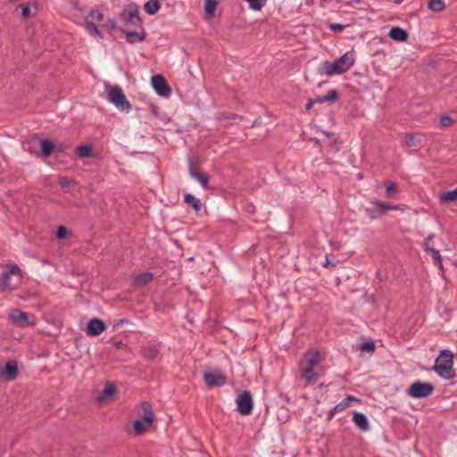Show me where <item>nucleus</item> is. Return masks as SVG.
Masks as SVG:
<instances>
[{
	"instance_id": "obj_1",
	"label": "nucleus",
	"mask_w": 457,
	"mask_h": 457,
	"mask_svg": "<svg viewBox=\"0 0 457 457\" xmlns=\"http://www.w3.org/2000/svg\"><path fill=\"white\" fill-rule=\"evenodd\" d=\"M354 62V54L353 52H347L333 62H323L321 71L329 77L336 74H342L349 71L353 66Z\"/></svg>"
},
{
	"instance_id": "obj_2",
	"label": "nucleus",
	"mask_w": 457,
	"mask_h": 457,
	"mask_svg": "<svg viewBox=\"0 0 457 457\" xmlns=\"http://www.w3.org/2000/svg\"><path fill=\"white\" fill-rule=\"evenodd\" d=\"M320 362V353L316 350L307 352L299 364L301 377L308 384H313L317 381L319 374L314 371V367Z\"/></svg>"
},
{
	"instance_id": "obj_3",
	"label": "nucleus",
	"mask_w": 457,
	"mask_h": 457,
	"mask_svg": "<svg viewBox=\"0 0 457 457\" xmlns=\"http://www.w3.org/2000/svg\"><path fill=\"white\" fill-rule=\"evenodd\" d=\"M453 354L448 350H442L438 357L435 360L432 370L444 379H452L456 374L453 370Z\"/></svg>"
},
{
	"instance_id": "obj_4",
	"label": "nucleus",
	"mask_w": 457,
	"mask_h": 457,
	"mask_svg": "<svg viewBox=\"0 0 457 457\" xmlns=\"http://www.w3.org/2000/svg\"><path fill=\"white\" fill-rule=\"evenodd\" d=\"M22 278V271L16 264H10L0 275V289L12 291L16 288Z\"/></svg>"
},
{
	"instance_id": "obj_5",
	"label": "nucleus",
	"mask_w": 457,
	"mask_h": 457,
	"mask_svg": "<svg viewBox=\"0 0 457 457\" xmlns=\"http://www.w3.org/2000/svg\"><path fill=\"white\" fill-rule=\"evenodd\" d=\"M107 100L121 112H129L131 104L128 101L123 90L119 86H109L107 88Z\"/></svg>"
},
{
	"instance_id": "obj_6",
	"label": "nucleus",
	"mask_w": 457,
	"mask_h": 457,
	"mask_svg": "<svg viewBox=\"0 0 457 457\" xmlns=\"http://www.w3.org/2000/svg\"><path fill=\"white\" fill-rule=\"evenodd\" d=\"M434 390L432 384L428 382L416 381L407 389V395L412 398L420 399L429 396Z\"/></svg>"
},
{
	"instance_id": "obj_7",
	"label": "nucleus",
	"mask_w": 457,
	"mask_h": 457,
	"mask_svg": "<svg viewBox=\"0 0 457 457\" xmlns=\"http://www.w3.org/2000/svg\"><path fill=\"white\" fill-rule=\"evenodd\" d=\"M237 408L242 415H249L253 408L252 394L249 391H243L237 395L236 399Z\"/></svg>"
},
{
	"instance_id": "obj_8",
	"label": "nucleus",
	"mask_w": 457,
	"mask_h": 457,
	"mask_svg": "<svg viewBox=\"0 0 457 457\" xmlns=\"http://www.w3.org/2000/svg\"><path fill=\"white\" fill-rule=\"evenodd\" d=\"M120 17L125 25L141 26L142 21L139 17V12L137 5L129 4L124 8Z\"/></svg>"
},
{
	"instance_id": "obj_9",
	"label": "nucleus",
	"mask_w": 457,
	"mask_h": 457,
	"mask_svg": "<svg viewBox=\"0 0 457 457\" xmlns=\"http://www.w3.org/2000/svg\"><path fill=\"white\" fill-rule=\"evenodd\" d=\"M151 83L154 89L159 96L162 97H169L170 96L171 88L162 75L153 76Z\"/></svg>"
},
{
	"instance_id": "obj_10",
	"label": "nucleus",
	"mask_w": 457,
	"mask_h": 457,
	"mask_svg": "<svg viewBox=\"0 0 457 457\" xmlns=\"http://www.w3.org/2000/svg\"><path fill=\"white\" fill-rule=\"evenodd\" d=\"M9 316L10 320L20 328H27L34 325V322L29 320V315L19 309L11 310Z\"/></svg>"
},
{
	"instance_id": "obj_11",
	"label": "nucleus",
	"mask_w": 457,
	"mask_h": 457,
	"mask_svg": "<svg viewBox=\"0 0 457 457\" xmlns=\"http://www.w3.org/2000/svg\"><path fill=\"white\" fill-rule=\"evenodd\" d=\"M204 380L209 387L222 386L227 382V378L220 371L205 372Z\"/></svg>"
},
{
	"instance_id": "obj_12",
	"label": "nucleus",
	"mask_w": 457,
	"mask_h": 457,
	"mask_svg": "<svg viewBox=\"0 0 457 457\" xmlns=\"http://www.w3.org/2000/svg\"><path fill=\"white\" fill-rule=\"evenodd\" d=\"M188 171H189V174L190 176L195 179L196 181L199 182V184L204 187V188H208L209 187V181H210V178L207 174L205 173H202V172H199L197 171L195 168H194V162L192 161V159H189V167H188Z\"/></svg>"
},
{
	"instance_id": "obj_13",
	"label": "nucleus",
	"mask_w": 457,
	"mask_h": 457,
	"mask_svg": "<svg viewBox=\"0 0 457 457\" xmlns=\"http://www.w3.org/2000/svg\"><path fill=\"white\" fill-rule=\"evenodd\" d=\"M106 327L103 320L97 318L91 319L87 323V331L90 336H98L105 330Z\"/></svg>"
},
{
	"instance_id": "obj_14",
	"label": "nucleus",
	"mask_w": 457,
	"mask_h": 457,
	"mask_svg": "<svg viewBox=\"0 0 457 457\" xmlns=\"http://www.w3.org/2000/svg\"><path fill=\"white\" fill-rule=\"evenodd\" d=\"M139 27V31H128L125 29H122V32L125 34L126 40L128 43L134 45L136 43L143 42L145 39V31L144 28L141 26Z\"/></svg>"
},
{
	"instance_id": "obj_15",
	"label": "nucleus",
	"mask_w": 457,
	"mask_h": 457,
	"mask_svg": "<svg viewBox=\"0 0 457 457\" xmlns=\"http://www.w3.org/2000/svg\"><path fill=\"white\" fill-rule=\"evenodd\" d=\"M23 150L32 155H38L39 137L32 136L22 142Z\"/></svg>"
},
{
	"instance_id": "obj_16",
	"label": "nucleus",
	"mask_w": 457,
	"mask_h": 457,
	"mask_svg": "<svg viewBox=\"0 0 457 457\" xmlns=\"http://www.w3.org/2000/svg\"><path fill=\"white\" fill-rule=\"evenodd\" d=\"M0 374L12 380L18 374V364L15 361H8L5 365L0 369Z\"/></svg>"
},
{
	"instance_id": "obj_17",
	"label": "nucleus",
	"mask_w": 457,
	"mask_h": 457,
	"mask_svg": "<svg viewBox=\"0 0 457 457\" xmlns=\"http://www.w3.org/2000/svg\"><path fill=\"white\" fill-rule=\"evenodd\" d=\"M117 392L116 386L113 383L108 382L105 384L104 389L96 396L98 403H104L112 398Z\"/></svg>"
},
{
	"instance_id": "obj_18",
	"label": "nucleus",
	"mask_w": 457,
	"mask_h": 457,
	"mask_svg": "<svg viewBox=\"0 0 457 457\" xmlns=\"http://www.w3.org/2000/svg\"><path fill=\"white\" fill-rule=\"evenodd\" d=\"M422 140L420 134H407L405 136L404 145L412 151H416L421 147Z\"/></svg>"
},
{
	"instance_id": "obj_19",
	"label": "nucleus",
	"mask_w": 457,
	"mask_h": 457,
	"mask_svg": "<svg viewBox=\"0 0 457 457\" xmlns=\"http://www.w3.org/2000/svg\"><path fill=\"white\" fill-rule=\"evenodd\" d=\"M39 148L38 156L48 157L54 151V145L50 139L39 137Z\"/></svg>"
},
{
	"instance_id": "obj_20",
	"label": "nucleus",
	"mask_w": 457,
	"mask_h": 457,
	"mask_svg": "<svg viewBox=\"0 0 457 457\" xmlns=\"http://www.w3.org/2000/svg\"><path fill=\"white\" fill-rule=\"evenodd\" d=\"M388 36L397 42H405L408 38L407 31L400 27H393L390 29Z\"/></svg>"
},
{
	"instance_id": "obj_21",
	"label": "nucleus",
	"mask_w": 457,
	"mask_h": 457,
	"mask_svg": "<svg viewBox=\"0 0 457 457\" xmlns=\"http://www.w3.org/2000/svg\"><path fill=\"white\" fill-rule=\"evenodd\" d=\"M353 421L358 428H360L363 431L368 430L370 428L366 415L361 412L353 411Z\"/></svg>"
},
{
	"instance_id": "obj_22",
	"label": "nucleus",
	"mask_w": 457,
	"mask_h": 457,
	"mask_svg": "<svg viewBox=\"0 0 457 457\" xmlns=\"http://www.w3.org/2000/svg\"><path fill=\"white\" fill-rule=\"evenodd\" d=\"M153 278L154 274L152 272H143L136 275L134 277L133 282L137 287H144L149 284L153 280Z\"/></svg>"
},
{
	"instance_id": "obj_23",
	"label": "nucleus",
	"mask_w": 457,
	"mask_h": 457,
	"mask_svg": "<svg viewBox=\"0 0 457 457\" xmlns=\"http://www.w3.org/2000/svg\"><path fill=\"white\" fill-rule=\"evenodd\" d=\"M142 410H143V420L146 426H151L154 420V413L152 411V407L149 403L143 402L142 403Z\"/></svg>"
},
{
	"instance_id": "obj_24",
	"label": "nucleus",
	"mask_w": 457,
	"mask_h": 457,
	"mask_svg": "<svg viewBox=\"0 0 457 457\" xmlns=\"http://www.w3.org/2000/svg\"><path fill=\"white\" fill-rule=\"evenodd\" d=\"M184 202L187 204L188 205L192 206V208L195 212H199L202 208V203L200 199L196 198L195 195H193L190 193H187L184 195Z\"/></svg>"
},
{
	"instance_id": "obj_25",
	"label": "nucleus",
	"mask_w": 457,
	"mask_h": 457,
	"mask_svg": "<svg viewBox=\"0 0 457 457\" xmlns=\"http://www.w3.org/2000/svg\"><path fill=\"white\" fill-rule=\"evenodd\" d=\"M161 8V4L158 0H149L144 4L145 12L149 15H154Z\"/></svg>"
},
{
	"instance_id": "obj_26",
	"label": "nucleus",
	"mask_w": 457,
	"mask_h": 457,
	"mask_svg": "<svg viewBox=\"0 0 457 457\" xmlns=\"http://www.w3.org/2000/svg\"><path fill=\"white\" fill-rule=\"evenodd\" d=\"M218 0H205L204 12L207 19H212L215 14Z\"/></svg>"
},
{
	"instance_id": "obj_27",
	"label": "nucleus",
	"mask_w": 457,
	"mask_h": 457,
	"mask_svg": "<svg viewBox=\"0 0 457 457\" xmlns=\"http://www.w3.org/2000/svg\"><path fill=\"white\" fill-rule=\"evenodd\" d=\"M439 199L442 203L457 202V187L455 189L442 193L439 196Z\"/></svg>"
},
{
	"instance_id": "obj_28",
	"label": "nucleus",
	"mask_w": 457,
	"mask_h": 457,
	"mask_svg": "<svg viewBox=\"0 0 457 457\" xmlns=\"http://www.w3.org/2000/svg\"><path fill=\"white\" fill-rule=\"evenodd\" d=\"M84 26H85L86 30L91 36L102 38L101 31L99 30L98 27L93 21H89V20H87L85 21Z\"/></svg>"
},
{
	"instance_id": "obj_29",
	"label": "nucleus",
	"mask_w": 457,
	"mask_h": 457,
	"mask_svg": "<svg viewBox=\"0 0 457 457\" xmlns=\"http://www.w3.org/2000/svg\"><path fill=\"white\" fill-rule=\"evenodd\" d=\"M351 401H357V399L352 395H347L343 401L334 406V411H343L350 406Z\"/></svg>"
},
{
	"instance_id": "obj_30",
	"label": "nucleus",
	"mask_w": 457,
	"mask_h": 457,
	"mask_svg": "<svg viewBox=\"0 0 457 457\" xmlns=\"http://www.w3.org/2000/svg\"><path fill=\"white\" fill-rule=\"evenodd\" d=\"M385 187H386V195L387 197H392L395 194L398 193V187L396 184L393 181H386L385 182Z\"/></svg>"
},
{
	"instance_id": "obj_31",
	"label": "nucleus",
	"mask_w": 457,
	"mask_h": 457,
	"mask_svg": "<svg viewBox=\"0 0 457 457\" xmlns=\"http://www.w3.org/2000/svg\"><path fill=\"white\" fill-rule=\"evenodd\" d=\"M337 91L335 89H331L324 96L318 97V101L320 104L326 102H334L337 98Z\"/></svg>"
},
{
	"instance_id": "obj_32",
	"label": "nucleus",
	"mask_w": 457,
	"mask_h": 457,
	"mask_svg": "<svg viewBox=\"0 0 457 457\" xmlns=\"http://www.w3.org/2000/svg\"><path fill=\"white\" fill-rule=\"evenodd\" d=\"M445 4L443 0H430L428 2V8L433 12H440L444 10Z\"/></svg>"
},
{
	"instance_id": "obj_33",
	"label": "nucleus",
	"mask_w": 457,
	"mask_h": 457,
	"mask_svg": "<svg viewBox=\"0 0 457 457\" xmlns=\"http://www.w3.org/2000/svg\"><path fill=\"white\" fill-rule=\"evenodd\" d=\"M372 204L377 206L378 208L387 211V210H397V206L392 205L387 202H382L379 200H373Z\"/></svg>"
},
{
	"instance_id": "obj_34",
	"label": "nucleus",
	"mask_w": 457,
	"mask_h": 457,
	"mask_svg": "<svg viewBox=\"0 0 457 457\" xmlns=\"http://www.w3.org/2000/svg\"><path fill=\"white\" fill-rule=\"evenodd\" d=\"M150 427L151 426H146L143 419L135 420L133 423V428L137 434H141L143 431L146 430Z\"/></svg>"
},
{
	"instance_id": "obj_35",
	"label": "nucleus",
	"mask_w": 457,
	"mask_h": 457,
	"mask_svg": "<svg viewBox=\"0 0 457 457\" xmlns=\"http://www.w3.org/2000/svg\"><path fill=\"white\" fill-rule=\"evenodd\" d=\"M77 154L79 157H89L92 154V150L87 145H80L77 149Z\"/></svg>"
},
{
	"instance_id": "obj_36",
	"label": "nucleus",
	"mask_w": 457,
	"mask_h": 457,
	"mask_svg": "<svg viewBox=\"0 0 457 457\" xmlns=\"http://www.w3.org/2000/svg\"><path fill=\"white\" fill-rule=\"evenodd\" d=\"M88 18L91 19L90 21H101L104 19V13L99 10H92L89 14Z\"/></svg>"
},
{
	"instance_id": "obj_37",
	"label": "nucleus",
	"mask_w": 457,
	"mask_h": 457,
	"mask_svg": "<svg viewBox=\"0 0 457 457\" xmlns=\"http://www.w3.org/2000/svg\"><path fill=\"white\" fill-rule=\"evenodd\" d=\"M430 253L434 260V263L436 266H438L440 269H442L443 268L442 258H441L439 251L434 248L433 250H431Z\"/></svg>"
},
{
	"instance_id": "obj_38",
	"label": "nucleus",
	"mask_w": 457,
	"mask_h": 457,
	"mask_svg": "<svg viewBox=\"0 0 457 457\" xmlns=\"http://www.w3.org/2000/svg\"><path fill=\"white\" fill-rule=\"evenodd\" d=\"M440 126L442 128H447L449 127L450 125L453 124V119L449 116V115H443L441 118H440Z\"/></svg>"
},
{
	"instance_id": "obj_39",
	"label": "nucleus",
	"mask_w": 457,
	"mask_h": 457,
	"mask_svg": "<svg viewBox=\"0 0 457 457\" xmlns=\"http://www.w3.org/2000/svg\"><path fill=\"white\" fill-rule=\"evenodd\" d=\"M68 229L64 226H60L56 230V237L59 239H63L68 236Z\"/></svg>"
},
{
	"instance_id": "obj_40",
	"label": "nucleus",
	"mask_w": 457,
	"mask_h": 457,
	"mask_svg": "<svg viewBox=\"0 0 457 457\" xmlns=\"http://www.w3.org/2000/svg\"><path fill=\"white\" fill-rule=\"evenodd\" d=\"M328 27L333 32L339 33L343 31V29L345 28V25L340 23H330Z\"/></svg>"
},
{
	"instance_id": "obj_41",
	"label": "nucleus",
	"mask_w": 457,
	"mask_h": 457,
	"mask_svg": "<svg viewBox=\"0 0 457 457\" xmlns=\"http://www.w3.org/2000/svg\"><path fill=\"white\" fill-rule=\"evenodd\" d=\"M361 349L362 351H367V352L372 353L375 350V344L373 342H371V341L370 342H365V343L361 344Z\"/></svg>"
},
{
	"instance_id": "obj_42",
	"label": "nucleus",
	"mask_w": 457,
	"mask_h": 457,
	"mask_svg": "<svg viewBox=\"0 0 457 457\" xmlns=\"http://www.w3.org/2000/svg\"><path fill=\"white\" fill-rule=\"evenodd\" d=\"M29 14H30L29 4H22V6H21V15H22V17L27 18V17L29 16Z\"/></svg>"
},
{
	"instance_id": "obj_43",
	"label": "nucleus",
	"mask_w": 457,
	"mask_h": 457,
	"mask_svg": "<svg viewBox=\"0 0 457 457\" xmlns=\"http://www.w3.org/2000/svg\"><path fill=\"white\" fill-rule=\"evenodd\" d=\"M59 184L62 187H65L71 184V180L68 178H61L59 179Z\"/></svg>"
},
{
	"instance_id": "obj_44",
	"label": "nucleus",
	"mask_w": 457,
	"mask_h": 457,
	"mask_svg": "<svg viewBox=\"0 0 457 457\" xmlns=\"http://www.w3.org/2000/svg\"><path fill=\"white\" fill-rule=\"evenodd\" d=\"M145 355L148 358H154L157 356V352L154 349H148L145 351Z\"/></svg>"
},
{
	"instance_id": "obj_45",
	"label": "nucleus",
	"mask_w": 457,
	"mask_h": 457,
	"mask_svg": "<svg viewBox=\"0 0 457 457\" xmlns=\"http://www.w3.org/2000/svg\"><path fill=\"white\" fill-rule=\"evenodd\" d=\"M315 104H320L318 101V97L315 99L309 100V102L305 105L306 110H310Z\"/></svg>"
},
{
	"instance_id": "obj_46",
	"label": "nucleus",
	"mask_w": 457,
	"mask_h": 457,
	"mask_svg": "<svg viewBox=\"0 0 457 457\" xmlns=\"http://www.w3.org/2000/svg\"><path fill=\"white\" fill-rule=\"evenodd\" d=\"M328 266L335 267L336 263H331L329 259H328V255L327 254L326 257H325V262L323 263V267H328Z\"/></svg>"
},
{
	"instance_id": "obj_47",
	"label": "nucleus",
	"mask_w": 457,
	"mask_h": 457,
	"mask_svg": "<svg viewBox=\"0 0 457 457\" xmlns=\"http://www.w3.org/2000/svg\"><path fill=\"white\" fill-rule=\"evenodd\" d=\"M422 247L423 249L426 251V252H431V250H433L434 248L430 247V245H428V241H425L422 245Z\"/></svg>"
},
{
	"instance_id": "obj_48",
	"label": "nucleus",
	"mask_w": 457,
	"mask_h": 457,
	"mask_svg": "<svg viewBox=\"0 0 457 457\" xmlns=\"http://www.w3.org/2000/svg\"><path fill=\"white\" fill-rule=\"evenodd\" d=\"M337 411H334V408L331 409L328 412V416L329 418L333 417L335 415V413L337 412Z\"/></svg>"
},
{
	"instance_id": "obj_49",
	"label": "nucleus",
	"mask_w": 457,
	"mask_h": 457,
	"mask_svg": "<svg viewBox=\"0 0 457 457\" xmlns=\"http://www.w3.org/2000/svg\"><path fill=\"white\" fill-rule=\"evenodd\" d=\"M434 237H435V235H434V234H429V235L428 236V237H427V239H426V240H427V241H430V240H432Z\"/></svg>"
},
{
	"instance_id": "obj_50",
	"label": "nucleus",
	"mask_w": 457,
	"mask_h": 457,
	"mask_svg": "<svg viewBox=\"0 0 457 457\" xmlns=\"http://www.w3.org/2000/svg\"><path fill=\"white\" fill-rule=\"evenodd\" d=\"M357 178H358L359 179H362V175H361V174H358Z\"/></svg>"
},
{
	"instance_id": "obj_51",
	"label": "nucleus",
	"mask_w": 457,
	"mask_h": 457,
	"mask_svg": "<svg viewBox=\"0 0 457 457\" xmlns=\"http://www.w3.org/2000/svg\"><path fill=\"white\" fill-rule=\"evenodd\" d=\"M323 133H324L327 137H329V136H330V133H328V132H325V131H323Z\"/></svg>"
},
{
	"instance_id": "obj_52",
	"label": "nucleus",
	"mask_w": 457,
	"mask_h": 457,
	"mask_svg": "<svg viewBox=\"0 0 457 457\" xmlns=\"http://www.w3.org/2000/svg\"><path fill=\"white\" fill-rule=\"evenodd\" d=\"M323 133H324L327 137H329V136H330V133H328V132H325V131H323Z\"/></svg>"
},
{
	"instance_id": "obj_53",
	"label": "nucleus",
	"mask_w": 457,
	"mask_h": 457,
	"mask_svg": "<svg viewBox=\"0 0 457 457\" xmlns=\"http://www.w3.org/2000/svg\"><path fill=\"white\" fill-rule=\"evenodd\" d=\"M403 0H395L396 3L400 4Z\"/></svg>"
}]
</instances>
